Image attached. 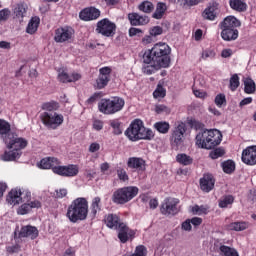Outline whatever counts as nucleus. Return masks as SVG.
<instances>
[{
	"label": "nucleus",
	"mask_w": 256,
	"mask_h": 256,
	"mask_svg": "<svg viewBox=\"0 0 256 256\" xmlns=\"http://www.w3.org/2000/svg\"><path fill=\"white\" fill-rule=\"evenodd\" d=\"M116 173H117L118 179H120V181H122L123 183H127V181H129V175L127 174V171L124 170V168L118 167L116 169Z\"/></svg>",
	"instance_id": "c03bdc74"
},
{
	"label": "nucleus",
	"mask_w": 256,
	"mask_h": 256,
	"mask_svg": "<svg viewBox=\"0 0 256 256\" xmlns=\"http://www.w3.org/2000/svg\"><path fill=\"white\" fill-rule=\"evenodd\" d=\"M54 173H56V175H61L62 177H75L79 174V166L73 164L60 166L58 164L57 168H54Z\"/></svg>",
	"instance_id": "4468645a"
},
{
	"label": "nucleus",
	"mask_w": 256,
	"mask_h": 256,
	"mask_svg": "<svg viewBox=\"0 0 256 256\" xmlns=\"http://www.w3.org/2000/svg\"><path fill=\"white\" fill-rule=\"evenodd\" d=\"M73 35H75V31L71 27H60L55 30L54 41L56 43H67V41H71L73 39Z\"/></svg>",
	"instance_id": "9b49d317"
},
{
	"label": "nucleus",
	"mask_w": 256,
	"mask_h": 256,
	"mask_svg": "<svg viewBox=\"0 0 256 256\" xmlns=\"http://www.w3.org/2000/svg\"><path fill=\"white\" fill-rule=\"evenodd\" d=\"M79 17L82 21H93L101 17V11L95 7L86 8L80 12Z\"/></svg>",
	"instance_id": "f3484780"
},
{
	"label": "nucleus",
	"mask_w": 256,
	"mask_h": 256,
	"mask_svg": "<svg viewBox=\"0 0 256 256\" xmlns=\"http://www.w3.org/2000/svg\"><path fill=\"white\" fill-rule=\"evenodd\" d=\"M155 112L158 115H161L162 113H165L166 115H169V113H171V109H169V107H167L166 105L163 104H157L155 106Z\"/></svg>",
	"instance_id": "09e8293b"
},
{
	"label": "nucleus",
	"mask_w": 256,
	"mask_h": 256,
	"mask_svg": "<svg viewBox=\"0 0 256 256\" xmlns=\"http://www.w3.org/2000/svg\"><path fill=\"white\" fill-rule=\"evenodd\" d=\"M39 237V230L35 226L27 225L23 226L19 233H18V238L19 239H32L35 240Z\"/></svg>",
	"instance_id": "dca6fc26"
},
{
	"label": "nucleus",
	"mask_w": 256,
	"mask_h": 256,
	"mask_svg": "<svg viewBox=\"0 0 256 256\" xmlns=\"http://www.w3.org/2000/svg\"><path fill=\"white\" fill-rule=\"evenodd\" d=\"M125 107V100L121 97H112L110 99H102L98 103L100 113L104 115H115Z\"/></svg>",
	"instance_id": "39448f33"
},
{
	"label": "nucleus",
	"mask_w": 256,
	"mask_h": 256,
	"mask_svg": "<svg viewBox=\"0 0 256 256\" xmlns=\"http://www.w3.org/2000/svg\"><path fill=\"white\" fill-rule=\"evenodd\" d=\"M9 205H19L21 203V189H12L6 198Z\"/></svg>",
	"instance_id": "bb28decb"
},
{
	"label": "nucleus",
	"mask_w": 256,
	"mask_h": 256,
	"mask_svg": "<svg viewBox=\"0 0 256 256\" xmlns=\"http://www.w3.org/2000/svg\"><path fill=\"white\" fill-rule=\"evenodd\" d=\"M215 103L217 107H221L222 105H225L227 103V99L225 98V94H218L215 97Z\"/></svg>",
	"instance_id": "5fc2aeb1"
},
{
	"label": "nucleus",
	"mask_w": 256,
	"mask_h": 256,
	"mask_svg": "<svg viewBox=\"0 0 256 256\" xmlns=\"http://www.w3.org/2000/svg\"><path fill=\"white\" fill-rule=\"evenodd\" d=\"M209 155L211 159H219V157H223L225 155V150L223 148H216L211 151Z\"/></svg>",
	"instance_id": "603ef678"
},
{
	"label": "nucleus",
	"mask_w": 256,
	"mask_h": 256,
	"mask_svg": "<svg viewBox=\"0 0 256 256\" xmlns=\"http://www.w3.org/2000/svg\"><path fill=\"white\" fill-rule=\"evenodd\" d=\"M177 163H180V165H191L193 163V158L187 154H178L176 156Z\"/></svg>",
	"instance_id": "4c0bfd02"
},
{
	"label": "nucleus",
	"mask_w": 256,
	"mask_h": 256,
	"mask_svg": "<svg viewBox=\"0 0 256 256\" xmlns=\"http://www.w3.org/2000/svg\"><path fill=\"white\" fill-rule=\"evenodd\" d=\"M116 230L118 231V239H120L121 243H127L129 239L135 238V231L130 229L125 223L119 224Z\"/></svg>",
	"instance_id": "2eb2a0df"
},
{
	"label": "nucleus",
	"mask_w": 256,
	"mask_h": 256,
	"mask_svg": "<svg viewBox=\"0 0 256 256\" xmlns=\"http://www.w3.org/2000/svg\"><path fill=\"white\" fill-rule=\"evenodd\" d=\"M21 250V246L19 244H15L13 246H8L6 248L7 253L13 254V253H19Z\"/></svg>",
	"instance_id": "bf43d9fd"
},
{
	"label": "nucleus",
	"mask_w": 256,
	"mask_h": 256,
	"mask_svg": "<svg viewBox=\"0 0 256 256\" xmlns=\"http://www.w3.org/2000/svg\"><path fill=\"white\" fill-rule=\"evenodd\" d=\"M191 211H192L193 215H207V213H209V206L194 205L191 208Z\"/></svg>",
	"instance_id": "ea45409f"
},
{
	"label": "nucleus",
	"mask_w": 256,
	"mask_h": 256,
	"mask_svg": "<svg viewBox=\"0 0 256 256\" xmlns=\"http://www.w3.org/2000/svg\"><path fill=\"white\" fill-rule=\"evenodd\" d=\"M139 11H142L143 13H151L153 9H155V6L152 2L144 1L138 6Z\"/></svg>",
	"instance_id": "79ce46f5"
},
{
	"label": "nucleus",
	"mask_w": 256,
	"mask_h": 256,
	"mask_svg": "<svg viewBox=\"0 0 256 256\" xmlns=\"http://www.w3.org/2000/svg\"><path fill=\"white\" fill-rule=\"evenodd\" d=\"M182 229L183 231H191L192 226H191V219H187L182 223Z\"/></svg>",
	"instance_id": "69168bd1"
},
{
	"label": "nucleus",
	"mask_w": 256,
	"mask_h": 256,
	"mask_svg": "<svg viewBox=\"0 0 256 256\" xmlns=\"http://www.w3.org/2000/svg\"><path fill=\"white\" fill-rule=\"evenodd\" d=\"M41 20L39 17H32V19L29 21L28 26L26 28V32L29 33V35H33L37 32V29H39V23Z\"/></svg>",
	"instance_id": "7c9ffc66"
},
{
	"label": "nucleus",
	"mask_w": 256,
	"mask_h": 256,
	"mask_svg": "<svg viewBox=\"0 0 256 256\" xmlns=\"http://www.w3.org/2000/svg\"><path fill=\"white\" fill-rule=\"evenodd\" d=\"M58 165H61V162L55 157L44 158L40 161L41 169H52L53 173H55V169Z\"/></svg>",
	"instance_id": "412c9836"
},
{
	"label": "nucleus",
	"mask_w": 256,
	"mask_h": 256,
	"mask_svg": "<svg viewBox=\"0 0 256 256\" xmlns=\"http://www.w3.org/2000/svg\"><path fill=\"white\" fill-rule=\"evenodd\" d=\"M58 79L61 83H71V75L67 74L65 71L58 75Z\"/></svg>",
	"instance_id": "4d7b16f0"
},
{
	"label": "nucleus",
	"mask_w": 256,
	"mask_h": 256,
	"mask_svg": "<svg viewBox=\"0 0 256 256\" xmlns=\"http://www.w3.org/2000/svg\"><path fill=\"white\" fill-rule=\"evenodd\" d=\"M89 213V202L85 198H76L71 205L68 206L66 216L71 223L85 221Z\"/></svg>",
	"instance_id": "f03ea898"
},
{
	"label": "nucleus",
	"mask_w": 256,
	"mask_h": 256,
	"mask_svg": "<svg viewBox=\"0 0 256 256\" xmlns=\"http://www.w3.org/2000/svg\"><path fill=\"white\" fill-rule=\"evenodd\" d=\"M223 135L217 129L205 130L196 136V145L200 149H215L221 144Z\"/></svg>",
	"instance_id": "7ed1b4c3"
},
{
	"label": "nucleus",
	"mask_w": 256,
	"mask_h": 256,
	"mask_svg": "<svg viewBox=\"0 0 256 256\" xmlns=\"http://www.w3.org/2000/svg\"><path fill=\"white\" fill-rule=\"evenodd\" d=\"M127 167L137 171H145V160L139 157H131L127 161Z\"/></svg>",
	"instance_id": "5701e85b"
},
{
	"label": "nucleus",
	"mask_w": 256,
	"mask_h": 256,
	"mask_svg": "<svg viewBox=\"0 0 256 256\" xmlns=\"http://www.w3.org/2000/svg\"><path fill=\"white\" fill-rule=\"evenodd\" d=\"M128 19L130 24L137 27L139 25H147L149 23V17L141 16L138 13H130L128 14Z\"/></svg>",
	"instance_id": "4be33fe9"
},
{
	"label": "nucleus",
	"mask_w": 256,
	"mask_h": 256,
	"mask_svg": "<svg viewBox=\"0 0 256 256\" xmlns=\"http://www.w3.org/2000/svg\"><path fill=\"white\" fill-rule=\"evenodd\" d=\"M99 149H101V145L97 142H93L89 146V152L90 153H97V151H99Z\"/></svg>",
	"instance_id": "052dcab7"
},
{
	"label": "nucleus",
	"mask_w": 256,
	"mask_h": 256,
	"mask_svg": "<svg viewBox=\"0 0 256 256\" xmlns=\"http://www.w3.org/2000/svg\"><path fill=\"white\" fill-rule=\"evenodd\" d=\"M163 33V28L161 26H155L150 30L151 37H157V35H161Z\"/></svg>",
	"instance_id": "13d9d810"
},
{
	"label": "nucleus",
	"mask_w": 256,
	"mask_h": 256,
	"mask_svg": "<svg viewBox=\"0 0 256 256\" xmlns=\"http://www.w3.org/2000/svg\"><path fill=\"white\" fill-rule=\"evenodd\" d=\"M165 95H167V91L161 85H158L156 90L153 92L154 99H163Z\"/></svg>",
	"instance_id": "49530a36"
},
{
	"label": "nucleus",
	"mask_w": 256,
	"mask_h": 256,
	"mask_svg": "<svg viewBox=\"0 0 256 256\" xmlns=\"http://www.w3.org/2000/svg\"><path fill=\"white\" fill-rule=\"evenodd\" d=\"M4 141L8 149H14L18 153H21V149H25L28 145L27 140L18 137L16 134H8V136H5Z\"/></svg>",
	"instance_id": "6e6552de"
},
{
	"label": "nucleus",
	"mask_w": 256,
	"mask_h": 256,
	"mask_svg": "<svg viewBox=\"0 0 256 256\" xmlns=\"http://www.w3.org/2000/svg\"><path fill=\"white\" fill-rule=\"evenodd\" d=\"M109 81H111V68L103 67L99 70V76L96 79V89H105L107 85H109Z\"/></svg>",
	"instance_id": "f8f14e48"
},
{
	"label": "nucleus",
	"mask_w": 256,
	"mask_h": 256,
	"mask_svg": "<svg viewBox=\"0 0 256 256\" xmlns=\"http://www.w3.org/2000/svg\"><path fill=\"white\" fill-rule=\"evenodd\" d=\"M229 5L231 9L238 11V13L247 11V3H245V0H229Z\"/></svg>",
	"instance_id": "c85d7f7f"
},
{
	"label": "nucleus",
	"mask_w": 256,
	"mask_h": 256,
	"mask_svg": "<svg viewBox=\"0 0 256 256\" xmlns=\"http://www.w3.org/2000/svg\"><path fill=\"white\" fill-rule=\"evenodd\" d=\"M19 157H21V152L15 149H10L9 151H5L4 154L2 155L3 161H15V159H19Z\"/></svg>",
	"instance_id": "2f4dec72"
},
{
	"label": "nucleus",
	"mask_w": 256,
	"mask_h": 256,
	"mask_svg": "<svg viewBox=\"0 0 256 256\" xmlns=\"http://www.w3.org/2000/svg\"><path fill=\"white\" fill-rule=\"evenodd\" d=\"M103 97V95L101 94V92H97L94 93L88 100V103H95V101H97V99H101Z\"/></svg>",
	"instance_id": "680f3d73"
},
{
	"label": "nucleus",
	"mask_w": 256,
	"mask_h": 256,
	"mask_svg": "<svg viewBox=\"0 0 256 256\" xmlns=\"http://www.w3.org/2000/svg\"><path fill=\"white\" fill-rule=\"evenodd\" d=\"M43 111L46 113H51L52 111H57L59 109V103L57 102H48L42 105Z\"/></svg>",
	"instance_id": "37998d69"
},
{
	"label": "nucleus",
	"mask_w": 256,
	"mask_h": 256,
	"mask_svg": "<svg viewBox=\"0 0 256 256\" xmlns=\"http://www.w3.org/2000/svg\"><path fill=\"white\" fill-rule=\"evenodd\" d=\"M242 161L246 165H256V146H250L243 150Z\"/></svg>",
	"instance_id": "a211bd4d"
},
{
	"label": "nucleus",
	"mask_w": 256,
	"mask_h": 256,
	"mask_svg": "<svg viewBox=\"0 0 256 256\" xmlns=\"http://www.w3.org/2000/svg\"><path fill=\"white\" fill-rule=\"evenodd\" d=\"M224 173L231 174L235 171V162L228 160L222 164Z\"/></svg>",
	"instance_id": "a18cd8bd"
},
{
	"label": "nucleus",
	"mask_w": 256,
	"mask_h": 256,
	"mask_svg": "<svg viewBox=\"0 0 256 256\" xmlns=\"http://www.w3.org/2000/svg\"><path fill=\"white\" fill-rule=\"evenodd\" d=\"M111 127L114 129L115 135H121L122 131L119 122H111Z\"/></svg>",
	"instance_id": "e2e57ef3"
},
{
	"label": "nucleus",
	"mask_w": 256,
	"mask_h": 256,
	"mask_svg": "<svg viewBox=\"0 0 256 256\" xmlns=\"http://www.w3.org/2000/svg\"><path fill=\"white\" fill-rule=\"evenodd\" d=\"M126 136L130 141H139L141 139L151 141V139L155 137V134L153 133V130L145 128L143 121L136 119L126 130Z\"/></svg>",
	"instance_id": "20e7f679"
},
{
	"label": "nucleus",
	"mask_w": 256,
	"mask_h": 256,
	"mask_svg": "<svg viewBox=\"0 0 256 256\" xmlns=\"http://www.w3.org/2000/svg\"><path fill=\"white\" fill-rule=\"evenodd\" d=\"M115 29H117L115 23L104 18L97 23L96 31L101 35H104V37H111V35H115Z\"/></svg>",
	"instance_id": "1a4fd4ad"
},
{
	"label": "nucleus",
	"mask_w": 256,
	"mask_h": 256,
	"mask_svg": "<svg viewBox=\"0 0 256 256\" xmlns=\"http://www.w3.org/2000/svg\"><path fill=\"white\" fill-rule=\"evenodd\" d=\"M0 135H6V137L13 135V133H11V124L2 119H0Z\"/></svg>",
	"instance_id": "e433bc0d"
},
{
	"label": "nucleus",
	"mask_w": 256,
	"mask_h": 256,
	"mask_svg": "<svg viewBox=\"0 0 256 256\" xmlns=\"http://www.w3.org/2000/svg\"><path fill=\"white\" fill-rule=\"evenodd\" d=\"M130 256H147V247L139 245L135 248V251Z\"/></svg>",
	"instance_id": "8fccbe9b"
},
{
	"label": "nucleus",
	"mask_w": 256,
	"mask_h": 256,
	"mask_svg": "<svg viewBox=\"0 0 256 256\" xmlns=\"http://www.w3.org/2000/svg\"><path fill=\"white\" fill-rule=\"evenodd\" d=\"M153 64H147L142 68L144 75H153L156 71H159V69H163V66L159 64V62H151Z\"/></svg>",
	"instance_id": "c756f323"
},
{
	"label": "nucleus",
	"mask_w": 256,
	"mask_h": 256,
	"mask_svg": "<svg viewBox=\"0 0 256 256\" xmlns=\"http://www.w3.org/2000/svg\"><path fill=\"white\" fill-rule=\"evenodd\" d=\"M28 6L26 3H18L14 9V14L18 19H23L27 13Z\"/></svg>",
	"instance_id": "72a5a7b5"
},
{
	"label": "nucleus",
	"mask_w": 256,
	"mask_h": 256,
	"mask_svg": "<svg viewBox=\"0 0 256 256\" xmlns=\"http://www.w3.org/2000/svg\"><path fill=\"white\" fill-rule=\"evenodd\" d=\"M105 224L110 229H118L119 225H123V222H121V219H119V216L116 214H108L104 218Z\"/></svg>",
	"instance_id": "393cba45"
},
{
	"label": "nucleus",
	"mask_w": 256,
	"mask_h": 256,
	"mask_svg": "<svg viewBox=\"0 0 256 256\" xmlns=\"http://www.w3.org/2000/svg\"><path fill=\"white\" fill-rule=\"evenodd\" d=\"M241 27V22L235 16H228L220 24V29H237Z\"/></svg>",
	"instance_id": "b1692460"
},
{
	"label": "nucleus",
	"mask_w": 256,
	"mask_h": 256,
	"mask_svg": "<svg viewBox=\"0 0 256 256\" xmlns=\"http://www.w3.org/2000/svg\"><path fill=\"white\" fill-rule=\"evenodd\" d=\"M84 177L88 179V181H91V179H93V177H95V172L89 169H86L84 171Z\"/></svg>",
	"instance_id": "338daca9"
},
{
	"label": "nucleus",
	"mask_w": 256,
	"mask_h": 256,
	"mask_svg": "<svg viewBox=\"0 0 256 256\" xmlns=\"http://www.w3.org/2000/svg\"><path fill=\"white\" fill-rule=\"evenodd\" d=\"M140 33H143L142 29L133 28V27L129 29V36L130 37H135L136 35H140Z\"/></svg>",
	"instance_id": "0e129e2a"
},
{
	"label": "nucleus",
	"mask_w": 256,
	"mask_h": 256,
	"mask_svg": "<svg viewBox=\"0 0 256 256\" xmlns=\"http://www.w3.org/2000/svg\"><path fill=\"white\" fill-rule=\"evenodd\" d=\"M93 127L96 131H101V129H103V121L101 120H95L93 122Z\"/></svg>",
	"instance_id": "774afa93"
},
{
	"label": "nucleus",
	"mask_w": 256,
	"mask_h": 256,
	"mask_svg": "<svg viewBox=\"0 0 256 256\" xmlns=\"http://www.w3.org/2000/svg\"><path fill=\"white\" fill-rule=\"evenodd\" d=\"M97 211H101V198L95 197L92 201V212L97 214Z\"/></svg>",
	"instance_id": "3c124183"
},
{
	"label": "nucleus",
	"mask_w": 256,
	"mask_h": 256,
	"mask_svg": "<svg viewBox=\"0 0 256 256\" xmlns=\"http://www.w3.org/2000/svg\"><path fill=\"white\" fill-rule=\"evenodd\" d=\"M154 128L159 133L165 134V133H169V129H171V126L169 125L168 122L160 121L154 124Z\"/></svg>",
	"instance_id": "c9c22d12"
},
{
	"label": "nucleus",
	"mask_w": 256,
	"mask_h": 256,
	"mask_svg": "<svg viewBox=\"0 0 256 256\" xmlns=\"http://www.w3.org/2000/svg\"><path fill=\"white\" fill-rule=\"evenodd\" d=\"M165 11H167V4L163 2H159L156 6V10L153 13V19H163V15H165Z\"/></svg>",
	"instance_id": "473e14b6"
},
{
	"label": "nucleus",
	"mask_w": 256,
	"mask_h": 256,
	"mask_svg": "<svg viewBox=\"0 0 256 256\" xmlns=\"http://www.w3.org/2000/svg\"><path fill=\"white\" fill-rule=\"evenodd\" d=\"M185 124H179L173 131L170 137V143L174 147H180L183 145V135H185Z\"/></svg>",
	"instance_id": "ddd939ff"
},
{
	"label": "nucleus",
	"mask_w": 256,
	"mask_h": 256,
	"mask_svg": "<svg viewBox=\"0 0 256 256\" xmlns=\"http://www.w3.org/2000/svg\"><path fill=\"white\" fill-rule=\"evenodd\" d=\"M171 48L169 45L159 42L156 43L152 49L148 50L143 55V62L146 65H151V63H159L163 69H167L171 65Z\"/></svg>",
	"instance_id": "f257e3e1"
},
{
	"label": "nucleus",
	"mask_w": 256,
	"mask_h": 256,
	"mask_svg": "<svg viewBox=\"0 0 256 256\" xmlns=\"http://www.w3.org/2000/svg\"><path fill=\"white\" fill-rule=\"evenodd\" d=\"M39 207H41V202L39 201H33L30 204H22L19 208H18V215H27V213H29V211H31V209H39Z\"/></svg>",
	"instance_id": "cd10ccee"
},
{
	"label": "nucleus",
	"mask_w": 256,
	"mask_h": 256,
	"mask_svg": "<svg viewBox=\"0 0 256 256\" xmlns=\"http://www.w3.org/2000/svg\"><path fill=\"white\" fill-rule=\"evenodd\" d=\"M217 9H219V4L217 2L210 3L202 13V17L208 19V21H215V17H217Z\"/></svg>",
	"instance_id": "aec40b11"
},
{
	"label": "nucleus",
	"mask_w": 256,
	"mask_h": 256,
	"mask_svg": "<svg viewBox=\"0 0 256 256\" xmlns=\"http://www.w3.org/2000/svg\"><path fill=\"white\" fill-rule=\"evenodd\" d=\"M215 187V178L211 174H205L203 178L200 179V188L205 193H209Z\"/></svg>",
	"instance_id": "6ab92c4d"
},
{
	"label": "nucleus",
	"mask_w": 256,
	"mask_h": 256,
	"mask_svg": "<svg viewBox=\"0 0 256 256\" xmlns=\"http://www.w3.org/2000/svg\"><path fill=\"white\" fill-rule=\"evenodd\" d=\"M248 228L249 224H247L246 222H234L228 225V229L230 231H245V229Z\"/></svg>",
	"instance_id": "f704fd0d"
},
{
	"label": "nucleus",
	"mask_w": 256,
	"mask_h": 256,
	"mask_svg": "<svg viewBox=\"0 0 256 256\" xmlns=\"http://www.w3.org/2000/svg\"><path fill=\"white\" fill-rule=\"evenodd\" d=\"M139 195V188L136 186H125L117 189L112 195L113 203L117 205H125Z\"/></svg>",
	"instance_id": "423d86ee"
},
{
	"label": "nucleus",
	"mask_w": 256,
	"mask_h": 256,
	"mask_svg": "<svg viewBox=\"0 0 256 256\" xmlns=\"http://www.w3.org/2000/svg\"><path fill=\"white\" fill-rule=\"evenodd\" d=\"M179 199L177 198H166L164 203L161 205L160 211L162 215H177L179 213Z\"/></svg>",
	"instance_id": "9d476101"
},
{
	"label": "nucleus",
	"mask_w": 256,
	"mask_h": 256,
	"mask_svg": "<svg viewBox=\"0 0 256 256\" xmlns=\"http://www.w3.org/2000/svg\"><path fill=\"white\" fill-rule=\"evenodd\" d=\"M234 201H235V198H233V196L231 195L223 196L219 200V207H221V209H225L228 205H233Z\"/></svg>",
	"instance_id": "a19ab883"
},
{
	"label": "nucleus",
	"mask_w": 256,
	"mask_h": 256,
	"mask_svg": "<svg viewBox=\"0 0 256 256\" xmlns=\"http://www.w3.org/2000/svg\"><path fill=\"white\" fill-rule=\"evenodd\" d=\"M31 201V192L27 189L21 190V203Z\"/></svg>",
	"instance_id": "864d4df0"
},
{
	"label": "nucleus",
	"mask_w": 256,
	"mask_h": 256,
	"mask_svg": "<svg viewBox=\"0 0 256 256\" xmlns=\"http://www.w3.org/2000/svg\"><path fill=\"white\" fill-rule=\"evenodd\" d=\"M11 17V10L10 9H2L0 10V22L7 21Z\"/></svg>",
	"instance_id": "6e6d98bb"
},
{
	"label": "nucleus",
	"mask_w": 256,
	"mask_h": 256,
	"mask_svg": "<svg viewBox=\"0 0 256 256\" xmlns=\"http://www.w3.org/2000/svg\"><path fill=\"white\" fill-rule=\"evenodd\" d=\"M221 37L224 41H235L239 37V30L236 28H221Z\"/></svg>",
	"instance_id": "a878e982"
},
{
	"label": "nucleus",
	"mask_w": 256,
	"mask_h": 256,
	"mask_svg": "<svg viewBox=\"0 0 256 256\" xmlns=\"http://www.w3.org/2000/svg\"><path fill=\"white\" fill-rule=\"evenodd\" d=\"M244 91L248 95H251V93H255L256 91L255 81H253L251 78H247L244 81Z\"/></svg>",
	"instance_id": "58836bf2"
},
{
	"label": "nucleus",
	"mask_w": 256,
	"mask_h": 256,
	"mask_svg": "<svg viewBox=\"0 0 256 256\" xmlns=\"http://www.w3.org/2000/svg\"><path fill=\"white\" fill-rule=\"evenodd\" d=\"M40 119L43 125H45L48 129H57V127H61V125H63L64 121L63 116L57 112H43L40 115Z\"/></svg>",
	"instance_id": "0eeeda50"
},
{
	"label": "nucleus",
	"mask_w": 256,
	"mask_h": 256,
	"mask_svg": "<svg viewBox=\"0 0 256 256\" xmlns=\"http://www.w3.org/2000/svg\"><path fill=\"white\" fill-rule=\"evenodd\" d=\"M240 82H239V76L237 74H234L230 78V89L231 91H236L237 88L239 87Z\"/></svg>",
	"instance_id": "de8ad7c7"
}]
</instances>
